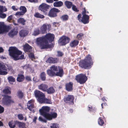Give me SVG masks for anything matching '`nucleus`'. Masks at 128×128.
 Instances as JSON below:
<instances>
[{
    "instance_id": "1",
    "label": "nucleus",
    "mask_w": 128,
    "mask_h": 128,
    "mask_svg": "<svg viewBox=\"0 0 128 128\" xmlns=\"http://www.w3.org/2000/svg\"><path fill=\"white\" fill-rule=\"evenodd\" d=\"M9 54L14 60L24 59V56L22 52L19 50L16 47H12L8 50Z\"/></svg>"
},
{
    "instance_id": "2",
    "label": "nucleus",
    "mask_w": 128,
    "mask_h": 128,
    "mask_svg": "<svg viewBox=\"0 0 128 128\" xmlns=\"http://www.w3.org/2000/svg\"><path fill=\"white\" fill-rule=\"evenodd\" d=\"M50 69L47 71V74L50 76H55L62 77L63 74V70L60 66L53 65L50 68Z\"/></svg>"
},
{
    "instance_id": "3",
    "label": "nucleus",
    "mask_w": 128,
    "mask_h": 128,
    "mask_svg": "<svg viewBox=\"0 0 128 128\" xmlns=\"http://www.w3.org/2000/svg\"><path fill=\"white\" fill-rule=\"evenodd\" d=\"M50 110L49 107L48 106H43L39 110L40 114L43 116L47 120H50L52 118L56 117L57 114L56 113H53L50 114L48 113Z\"/></svg>"
},
{
    "instance_id": "4",
    "label": "nucleus",
    "mask_w": 128,
    "mask_h": 128,
    "mask_svg": "<svg viewBox=\"0 0 128 128\" xmlns=\"http://www.w3.org/2000/svg\"><path fill=\"white\" fill-rule=\"evenodd\" d=\"M91 56L88 55L86 57V59L80 62L79 65L82 68H84L85 69H88L91 67V66L93 64L90 61Z\"/></svg>"
},
{
    "instance_id": "5",
    "label": "nucleus",
    "mask_w": 128,
    "mask_h": 128,
    "mask_svg": "<svg viewBox=\"0 0 128 128\" xmlns=\"http://www.w3.org/2000/svg\"><path fill=\"white\" fill-rule=\"evenodd\" d=\"M36 43L38 46H41L42 48L50 47L48 42L45 40L44 37H40L37 38Z\"/></svg>"
},
{
    "instance_id": "6",
    "label": "nucleus",
    "mask_w": 128,
    "mask_h": 128,
    "mask_svg": "<svg viewBox=\"0 0 128 128\" xmlns=\"http://www.w3.org/2000/svg\"><path fill=\"white\" fill-rule=\"evenodd\" d=\"M8 68H6V66L4 64L0 63V75H6L8 74L7 72L8 69L11 71H12L13 69L12 67L8 64H6Z\"/></svg>"
},
{
    "instance_id": "7",
    "label": "nucleus",
    "mask_w": 128,
    "mask_h": 128,
    "mask_svg": "<svg viewBox=\"0 0 128 128\" xmlns=\"http://www.w3.org/2000/svg\"><path fill=\"white\" fill-rule=\"evenodd\" d=\"M37 98L38 100L40 103L49 104L52 103L50 100L45 98L44 94L42 92H41L40 94Z\"/></svg>"
},
{
    "instance_id": "8",
    "label": "nucleus",
    "mask_w": 128,
    "mask_h": 128,
    "mask_svg": "<svg viewBox=\"0 0 128 128\" xmlns=\"http://www.w3.org/2000/svg\"><path fill=\"white\" fill-rule=\"evenodd\" d=\"M76 79L77 82L80 84H84L87 80L86 75L83 74H80L76 76Z\"/></svg>"
},
{
    "instance_id": "9",
    "label": "nucleus",
    "mask_w": 128,
    "mask_h": 128,
    "mask_svg": "<svg viewBox=\"0 0 128 128\" xmlns=\"http://www.w3.org/2000/svg\"><path fill=\"white\" fill-rule=\"evenodd\" d=\"M70 39L67 37L63 36L59 39L58 43L60 45L64 46L69 42Z\"/></svg>"
},
{
    "instance_id": "10",
    "label": "nucleus",
    "mask_w": 128,
    "mask_h": 128,
    "mask_svg": "<svg viewBox=\"0 0 128 128\" xmlns=\"http://www.w3.org/2000/svg\"><path fill=\"white\" fill-rule=\"evenodd\" d=\"M86 13H88V12H86L85 8H84V10L82 13L83 16L82 20H81V22L84 24L88 23V20L89 18V16H88L86 14Z\"/></svg>"
},
{
    "instance_id": "11",
    "label": "nucleus",
    "mask_w": 128,
    "mask_h": 128,
    "mask_svg": "<svg viewBox=\"0 0 128 128\" xmlns=\"http://www.w3.org/2000/svg\"><path fill=\"white\" fill-rule=\"evenodd\" d=\"M8 30L4 22H0V34L6 32Z\"/></svg>"
},
{
    "instance_id": "12",
    "label": "nucleus",
    "mask_w": 128,
    "mask_h": 128,
    "mask_svg": "<svg viewBox=\"0 0 128 128\" xmlns=\"http://www.w3.org/2000/svg\"><path fill=\"white\" fill-rule=\"evenodd\" d=\"M60 12V10L55 8H53L51 9L48 14V16L51 17H54L56 16V13Z\"/></svg>"
},
{
    "instance_id": "13",
    "label": "nucleus",
    "mask_w": 128,
    "mask_h": 128,
    "mask_svg": "<svg viewBox=\"0 0 128 128\" xmlns=\"http://www.w3.org/2000/svg\"><path fill=\"white\" fill-rule=\"evenodd\" d=\"M28 108L30 111L34 112L33 108L34 106V101L33 100H30L28 101L27 103Z\"/></svg>"
},
{
    "instance_id": "14",
    "label": "nucleus",
    "mask_w": 128,
    "mask_h": 128,
    "mask_svg": "<svg viewBox=\"0 0 128 128\" xmlns=\"http://www.w3.org/2000/svg\"><path fill=\"white\" fill-rule=\"evenodd\" d=\"M49 6L44 3H42L40 5L38 9L44 12L49 8Z\"/></svg>"
},
{
    "instance_id": "15",
    "label": "nucleus",
    "mask_w": 128,
    "mask_h": 128,
    "mask_svg": "<svg viewBox=\"0 0 128 128\" xmlns=\"http://www.w3.org/2000/svg\"><path fill=\"white\" fill-rule=\"evenodd\" d=\"M74 99V98L73 96L69 95H68L67 97H65L64 99V100L66 102L73 104Z\"/></svg>"
},
{
    "instance_id": "16",
    "label": "nucleus",
    "mask_w": 128,
    "mask_h": 128,
    "mask_svg": "<svg viewBox=\"0 0 128 128\" xmlns=\"http://www.w3.org/2000/svg\"><path fill=\"white\" fill-rule=\"evenodd\" d=\"M6 11L7 9L5 8V6H0V12H2ZM6 16V14L2 12H0V18H5Z\"/></svg>"
},
{
    "instance_id": "17",
    "label": "nucleus",
    "mask_w": 128,
    "mask_h": 128,
    "mask_svg": "<svg viewBox=\"0 0 128 128\" xmlns=\"http://www.w3.org/2000/svg\"><path fill=\"white\" fill-rule=\"evenodd\" d=\"M45 40L48 42V40L52 41L53 40L54 38V35L53 34H47L44 37Z\"/></svg>"
},
{
    "instance_id": "18",
    "label": "nucleus",
    "mask_w": 128,
    "mask_h": 128,
    "mask_svg": "<svg viewBox=\"0 0 128 128\" xmlns=\"http://www.w3.org/2000/svg\"><path fill=\"white\" fill-rule=\"evenodd\" d=\"M4 100V101L7 104L14 102L13 101L11 100V97L8 96H5Z\"/></svg>"
},
{
    "instance_id": "19",
    "label": "nucleus",
    "mask_w": 128,
    "mask_h": 128,
    "mask_svg": "<svg viewBox=\"0 0 128 128\" xmlns=\"http://www.w3.org/2000/svg\"><path fill=\"white\" fill-rule=\"evenodd\" d=\"M58 61V59L57 58H53L52 57H50L48 58L46 62L54 64L56 63Z\"/></svg>"
},
{
    "instance_id": "20",
    "label": "nucleus",
    "mask_w": 128,
    "mask_h": 128,
    "mask_svg": "<svg viewBox=\"0 0 128 128\" xmlns=\"http://www.w3.org/2000/svg\"><path fill=\"white\" fill-rule=\"evenodd\" d=\"M39 89L42 90L46 91L47 90L48 86L46 84H42L38 86Z\"/></svg>"
},
{
    "instance_id": "21",
    "label": "nucleus",
    "mask_w": 128,
    "mask_h": 128,
    "mask_svg": "<svg viewBox=\"0 0 128 128\" xmlns=\"http://www.w3.org/2000/svg\"><path fill=\"white\" fill-rule=\"evenodd\" d=\"M18 31L15 30H11L8 33L9 36L11 38L13 37L14 36L16 35L18 33Z\"/></svg>"
},
{
    "instance_id": "22",
    "label": "nucleus",
    "mask_w": 128,
    "mask_h": 128,
    "mask_svg": "<svg viewBox=\"0 0 128 128\" xmlns=\"http://www.w3.org/2000/svg\"><path fill=\"white\" fill-rule=\"evenodd\" d=\"M72 84L71 82H70L66 84V90L68 91H70L72 90Z\"/></svg>"
},
{
    "instance_id": "23",
    "label": "nucleus",
    "mask_w": 128,
    "mask_h": 128,
    "mask_svg": "<svg viewBox=\"0 0 128 128\" xmlns=\"http://www.w3.org/2000/svg\"><path fill=\"white\" fill-rule=\"evenodd\" d=\"M24 51L26 52H30L32 50V47L28 44L24 46Z\"/></svg>"
},
{
    "instance_id": "24",
    "label": "nucleus",
    "mask_w": 128,
    "mask_h": 128,
    "mask_svg": "<svg viewBox=\"0 0 128 128\" xmlns=\"http://www.w3.org/2000/svg\"><path fill=\"white\" fill-rule=\"evenodd\" d=\"M28 31L26 30H22L19 32V34L20 36L22 37H24L28 34Z\"/></svg>"
},
{
    "instance_id": "25",
    "label": "nucleus",
    "mask_w": 128,
    "mask_h": 128,
    "mask_svg": "<svg viewBox=\"0 0 128 128\" xmlns=\"http://www.w3.org/2000/svg\"><path fill=\"white\" fill-rule=\"evenodd\" d=\"M47 29V25L45 24H44L40 28V30L42 34L45 33L46 32Z\"/></svg>"
},
{
    "instance_id": "26",
    "label": "nucleus",
    "mask_w": 128,
    "mask_h": 128,
    "mask_svg": "<svg viewBox=\"0 0 128 128\" xmlns=\"http://www.w3.org/2000/svg\"><path fill=\"white\" fill-rule=\"evenodd\" d=\"M16 123H17V124L19 128H27L25 127V124L24 123L20 122L17 121H16Z\"/></svg>"
},
{
    "instance_id": "27",
    "label": "nucleus",
    "mask_w": 128,
    "mask_h": 128,
    "mask_svg": "<svg viewBox=\"0 0 128 128\" xmlns=\"http://www.w3.org/2000/svg\"><path fill=\"white\" fill-rule=\"evenodd\" d=\"M63 2L61 1H57L54 3L53 5L54 7H59L63 5Z\"/></svg>"
},
{
    "instance_id": "28",
    "label": "nucleus",
    "mask_w": 128,
    "mask_h": 128,
    "mask_svg": "<svg viewBox=\"0 0 128 128\" xmlns=\"http://www.w3.org/2000/svg\"><path fill=\"white\" fill-rule=\"evenodd\" d=\"M16 121L13 122L12 121L8 122V125L10 128H14L16 127V125L17 124L16 123Z\"/></svg>"
},
{
    "instance_id": "29",
    "label": "nucleus",
    "mask_w": 128,
    "mask_h": 128,
    "mask_svg": "<svg viewBox=\"0 0 128 128\" xmlns=\"http://www.w3.org/2000/svg\"><path fill=\"white\" fill-rule=\"evenodd\" d=\"M7 79L9 82L11 84H13V83L15 81V78L12 76H10L8 77Z\"/></svg>"
},
{
    "instance_id": "30",
    "label": "nucleus",
    "mask_w": 128,
    "mask_h": 128,
    "mask_svg": "<svg viewBox=\"0 0 128 128\" xmlns=\"http://www.w3.org/2000/svg\"><path fill=\"white\" fill-rule=\"evenodd\" d=\"M24 78V76L22 74L19 75L17 78V81L19 82H21L23 81Z\"/></svg>"
},
{
    "instance_id": "31",
    "label": "nucleus",
    "mask_w": 128,
    "mask_h": 128,
    "mask_svg": "<svg viewBox=\"0 0 128 128\" xmlns=\"http://www.w3.org/2000/svg\"><path fill=\"white\" fill-rule=\"evenodd\" d=\"M78 42L77 40H74L71 42L70 44V46L72 47L76 46L78 44Z\"/></svg>"
},
{
    "instance_id": "32",
    "label": "nucleus",
    "mask_w": 128,
    "mask_h": 128,
    "mask_svg": "<svg viewBox=\"0 0 128 128\" xmlns=\"http://www.w3.org/2000/svg\"><path fill=\"white\" fill-rule=\"evenodd\" d=\"M18 23L21 24L22 25H24L25 24V22L26 20L24 18H19L17 20Z\"/></svg>"
},
{
    "instance_id": "33",
    "label": "nucleus",
    "mask_w": 128,
    "mask_h": 128,
    "mask_svg": "<svg viewBox=\"0 0 128 128\" xmlns=\"http://www.w3.org/2000/svg\"><path fill=\"white\" fill-rule=\"evenodd\" d=\"M34 16L36 17L41 18H44V15L41 14H40L38 12H36Z\"/></svg>"
},
{
    "instance_id": "34",
    "label": "nucleus",
    "mask_w": 128,
    "mask_h": 128,
    "mask_svg": "<svg viewBox=\"0 0 128 128\" xmlns=\"http://www.w3.org/2000/svg\"><path fill=\"white\" fill-rule=\"evenodd\" d=\"M65 4L67 8H70L72 5L71 2L68 1L65 2Z\"/></svg>"
},
{
    "instance_id": "35",
    "label": "nucleus",
    "mask_w": 128,
    "mask_h": 128,
    "mask_svg": "<svg viewBox=\"0 0 128 128\" xmlns=\"http://www.w3.org/2000/svg\"><path fill=\"white\" fill-rule=\"evenodd\" d=\"M47 92L48 94H51L54 93L55 90L53 87H51L47 89Z\"/></svg>"
},
{
    "instance_id": "36",
    "label": "nucleus",
    "mask_w": 128,
    "mask_h": 128,
    "mask_svg": "<svg viewBox=\"0 0 128 128\" xmlns=\"http://www.w3.org/2000/svg\"><path fill=\"white\" fill-rule=\"evenodd\" d=\"M40 78L42 80L44 81L45 80L46 78V74L44 72H43L41 73L40 75Z\"/></svg>"
},
{
    "instance_id": "37",
    "label": "nucleus",
    "mask_w": 128,
    "mask_h": 128,
    "mask_svg": "<svg viewBox=\"0 0 128 128\" xmlns=\"http://www.w3.org/2000/svg\"><path fill=\"white\" fill-rule=\"evenodd\" d=\"M20 10L22 11V12L24 14L27 11L26 8L24 6H21L20 8Z\"/></svg>"
},
{
    "instance_id": "38",
    "label": "nucleus",
    "mask_w": 128,
    "mask_h": 128,
    "mask_svg": "<svg viewBox=\"0 0 128 128\" xmlns=\"http://www.w3.org/2000/svg\"><path fill=\"white\" fill-rule=\"evenodd\" d=\"M3 92L4 94H10L11 92L10 88H5L3 91Z\"/></svg>"
},
{
    "instance_id": "39",
    "label": "nucleus",
    "mask_w": 128,
    "mask_h": 128,
    "mask_svg": "<svg viewBox=\"0 0 128 128\" xmlns=\"http://www.w3.org/2000/svg\"><path fill=\"white\" fill-rule=\"evenodd\" d=\"M50 127L51 128H59L58 124L56 123L51 124Z\"/></svg>"
},
{
    "instance_id": "40",
    "label": "nucleus",
    "mask_w": 128,
    "mask_h": 128,
    "mask_svg": "<svg viewBox=\"0 0 128 128\" xmlns=\"http://www.w3.org/2000/svg\"><path fill=\"white\" fill-rule=\"evenodd\" d=\"M68 16L65 15L62 16L61 18L63 20H68Z\"/></svg>"
},
{
    "instance_id": "41",
    "label": "nucleus",
    "mask_w": 128,
    "mask_h": 128,
    "mask_svg": "<svg viewBox=\"0 0 128 128\" xmlns=\"http://www.w3.org/2000/svg\"><path fill=\"white\" fill-rule=\"evenodd\" d=\"M40 30L38 29L34 30L33 34L34 36L38 35L40 34Z\"/></svg>"
},
{
    "instance_id": "42",
    "label": "nucleus",
    "mask_w": 128,
    "mask_h": 128,
    "mask_svg": "<svg viewBox=\"0 0 128 128\" xmlns=\"http://www.w3.org/2000/svg\"><path fill=\"white\" fill-rule=\"evenodd\" d=\"M17 93V96L19 98H22L23 97V94L22 92L20 91H18Z\"/></svg>"
},
{
    "instance_id": "43",
    "label": "nucleus",
    "mask_w": 128,
    "mask_h": 128,
    "mask_svg": "<svg viewBox=\"0 0 128 128\" xmlns=\"http://www.w3.org/2000/svg\"><path fill=\"white\" fill-rule=\"evenodd\" d=\"M41 92L38 90H36L34 92V94L36 98H37V96L40 94Z\"/></svg>"
},
{
    "instance_id": "44",
    "label": "nucleus",
    "mask_w": 128,
    "mask_h": 128,
    "mask_svg": "<svg viewBox=\"0 0 128 128\" xmlns=\"http://www.w3.org/2000/svg\"><path fill=\"white\" fill-rule=\"evenodd\" d=\"M98 124L101 126L102 125L104 124L103 121L100 118H99L98 119Z\"/></svg>"
},
{
    "instance_id": "45",
    "label": "nucleus",
    "mask_w": 128,
    "mask_h": 128,
    "mask_svg": "<svg viewBox=\"0 0 128 128\" xmlns=\"http://www.w3.org/2000/svg\"><path fill=\"white\" fill-rule=\"evenodd\" d=\"M24 14L22 12H18L16 14V15L17 16H21L23 15Z\"/></svg>"
},
{
    "instance_id": "46",
    "label": "nucleus",
    "mask_w": 128,
    "mask_h": 128,
    "mask_svg": "<svg viewBox=\"0 0 128 128\" xmlns=\"http://www.w3.org/2000/svg\"><path fill=\"white\" fill-rule=\"evenodd\" d=\"M72 9L73 10L76 12H78V9L76 6L74 5H72Z\"/></svg>"
},
{
    "instance_id": "47",
    "label": "nucleus",
    "mask_w": 128,
    "mask_h": 128,
    "mask_svg": "<svg viewBox=\"0 0 128 128\" xmlns=\"http://www.w3.org/2000/svg\"><path fill=\"white\" fill-rule=\"evenodd\" d=\"M18 119L20 120H22L24 118L22 115L21 114H18Z\"/></svg>"
},
{
    "instance_id": "48",
    "label": "nucleus",
    "mask_w": 128,
    "mask_h": 128,
    "mask_svg": "<svg viewBox=\"0 0 128 128\" xmlns=\"http://www.w3.org/2000/svg\"><path fill=\"white\" fill-rule=\"evenodd\" d=\"M83 34H78L77 36V38L78 39L80 40L82 38Z\"/></svg>"
},
{
    "instance_id": "49",
    "label": "nucleus",
    "mask_w": 128,
    "mask_h": 128,
    "mask_svg": "<svg viewBox=\"0 0 128 128\" xmlns=\"http://www.w3.org/2000/svg\"><path fill=\"white\" fill-rule=\"evenodd\" d=\"M38 120L39 121L43 122H46V121L42 118L41 117H39L38 118Z\"/></svg>"
},
{
    "instance_id": "50",
    "label": "nucleus",
    "mask_w": 128,
    "mask_h": 128,
    "mask_svg": "<svg viewBox=\"0 0 128 128\" xmlns=\"http://www.w3.org/2000/svg\"><path fill=\"white\" fill-rule=\"evenodd\" d=\"M29 57L31 58H34V54L32 52H30L28 54Z\"/></svg>"
},
{
    "instance_id": "51",
    "label": "nucleus",
    "mask_w": 128,
    "mask_h": 128,
    "mask_svg": "<svg viewBox=\"0 0 128 128\" xmlns=\"http://www.w3.org/2000/svg\"><path fill=\"white\" fill-rule=\"evenodd\" d=\"M4 111V108L0 105V114L3 113Z\"/></svg>"
},
{
    "instance_id": "52",
    "label": "nucleus",
    "mask_w": 128,
    "mask_h": 128,
    "mask_svg": "<svg viewBox=\"0 0 128 128\" xmlns=\"http://www.w3.org/2000/svg\"><path fill=\"white\" fill-rule=\"evenodd\" d=\"M25 79L26 80L28 81H30L31 80V78L28 76H26L25 77Z\"/></svg>"
},
{
    "instance_id": "53",
    "label": "nucleus",
    "mask_w": 128,
    "mask_h": 128,
    "mask_svg": "<svg viewBox=\"0 0 128 128\" xmlns=\"http://www.w3.org/2000/svg\"><path fill=\"white\" fill-rule=\"evenodd\" d=\"M58 52V56H62L63 55V54L62 52L60 51H58L57 52Z\"/></svg>"
},
{
    "instance_id": "54",
    "label": "nucleus",
    "mask_w": 128,
    "mask_h": 128,
    "mask_svg": "<svg viewBox=\"0 0 128 128\" xmlns=\"http://www.w3.org/2000/svg\"><path fill=\"white\" fill-rule=\"evenodd\" d=\"M47 2L49 3H52L53 2V0H46Z\"/></svg>"
},
{
    "instance_id": "55",
    "label": "nucleus",
    "mask_w": 128,
    "mask_h": 128,
    "mask_svg": "<svg viewBox=\"0 0 128 128\" xmlns=\"http://www.w3.org/2000/svg\"><path fill=\"white\" fill-rule=\"evenodd\" d=\"M29 2H37V0H28Z\"/></svg>"
},
{
    "instance_id": "56",
    "label": "nucleus",
    "mask_w": 128,
    "mask_h": 128,
    "mask_svg": "<svg viewBox=\"0 0 128 128\" xmlns=\"http://www.w3.org/2000/svg\"><path fill=\"white\" fill-rule=\"evenodd\" d=\"M81 14H79L78 15V20L80 21V20L81 21V20H80V18L81 17ZM82 20V19H81V20Z\"/></svg>"
},
{
    "instance_id": "57",
    "label": "nucleus",
    "mask_w": 128,
    "mask_h": 128,
    "mask_svg": "<svg viewBox=\"0 0 128 128\" xmlns=\"http://www.w3.org/2000/svg\"><path fill=\"white\" fill-rule=\"evenodd\" d=\"M12 15H10V16H9L8 18V20H10L12 18Z\"/></svg>"
},
{
    "instance_id": "58",
    "label": "nucleus",
    "mask_w": 128,
    "mask_h": 128,
    "mask_svg": "<svg viewBox=\"0 0 128 128\" xmlns=\"http://www.w3.org/2000/svg\"><path fill=\"white\" fill-rule=\"evenodd\" d=\"M12 8L14 10H17L18 9L17 8H16V7L15 6H13L12 7Z\"/></svg>"
},
{
    "instance_id": "59",
    "label": "nucleus",
    "mask_w": 128,
    "mask_h": 128,
    "mask_svg": "<svg viewBox=\"0 0 128 128\" xmlns=\"http://www.w3.org/2000/svg\"><path fill=\"white\" fill-rule=\"evenodd\" d=\"M37 117L36 116H35L34 117V119L33 120V121L35 123H36V120H37Z\"/></svg>"
},
{
    "instance_id": "60",
    "label": "nucleus",
    "mask_w": 128,
    "mask_h": 128,
    "mask_svg": "<svg viewBox=\"0 0 128 128\" xmlns=\"http://www.w3.org/2000/svg\"><path fill=\"white\" fill-rule=\"evenodd\" d=\"M46 25L47 26L49 30L50 29H51V26L50 24H48Z\"/></svg>"
},
{
    "instance_id": "61",
    "label": "nucleus",
    "mask_w": 128,
    "mask_h": 128,
    "mask_svg": "<svg viewBox=\"0 0 128 128\" xmlns=\"http://www.w3.org/2000/svg\"><path fill=\"white\" fill-rule=\"evenodd\" d=\"M4 50L2 47H0V53L2 52H3Z\"/></svg>"
},
{
    "instance_id": "62",
    "label": "nucleus",
    "mask_w": 128,
    "mask_h": 128,
    "mask_svg": "<svg viewBox=\"0 0 128 128\" xmlns=\"http://www.w3.org/2000/svg\"><path fill=\"white\" fill-rule=\"evenodd\" d=\"M3 126V124L2 122L0 121V126Z\"/></svg>"
},
{
    "instance_id": "63",
    "label": "nucleus",
    "mask_w": 128,
    "mask_h": 128,
    "mask_svg": "<svg viewBox=\"0 0 128 128\" xmlns=\"http://www.w3.org/2000/svg\"><path fill=\"white\" fill-rule=\"evenodd\" d=\"M89 110L90 111H92V107H88Z\"/></svg>"
},
{
    "instance_id": "64",
    "label": "nucleus",
    "mask_w": 128,
    "mask_h": 128,
    "mask_svg": "<svg viewBox=\"0 0 128 128\" xmlns=\"http://www.w3.org/2000/svg\"><path fill=\"white\" fill-rule=\"evenodd\" d=\"M56 24V22H54L53 23V24L54 25H55Z\"/></svg>"
}]
</instances>
